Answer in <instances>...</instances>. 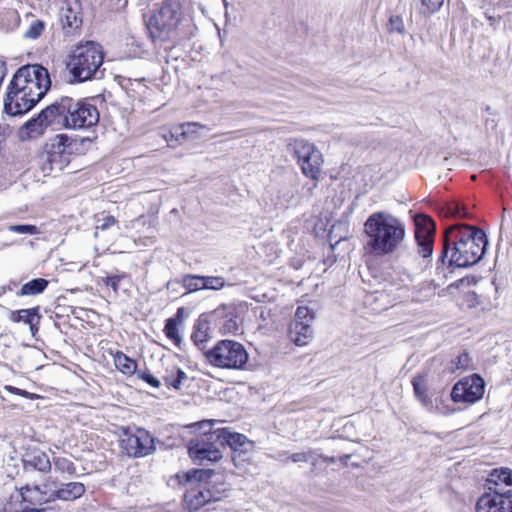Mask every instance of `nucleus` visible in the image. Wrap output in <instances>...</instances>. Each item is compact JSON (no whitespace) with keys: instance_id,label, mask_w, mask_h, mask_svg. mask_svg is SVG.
Wrapping results in <instances>:
<instances>
[{"instance_id":"1","label":"nucleus","mask_w":512,"mask_h":512,"mask_svg":"<svg viewBox=\"0 0 512 512\" xmlns=\"http://www.w3.org/2000/svg\"><path fill=\"white\" fill-rule=\"evenodd\" d=\"M443 248L437 261L436 272L447 278L450 267L468 268L483 257L488 240L483 230L468 224L457 223L446 227Z\"/></svg>"},{"instance_id":"2","label":"nucleus","mask_w":512,"mask_h":512,"mask_svg":"<svg viewBox=\"0 0 512 512\" xmlns=\"http://www.w3.org/2000/svg\"><path fill=\"white\" fill-rule=\"evenodd\" d=\"M216 421L208 420L200 423L201 428L209 427L208 432L191 439L188 443V454L192 461L199 465L217 462L222 459L220 446H228L233 451L236 466L244 467L254 458V442L245 435L234 432L228 427L211 430Z\"/></svg>"},{"instance_id":"3","label":"nucleus","mask_w":512,"mask_h":512,"mask_svg":"<svg viewBox=\"0 0 512 512\" xmlns=\"http://www.w3.org/2000/svg\"><path fill=\"white\" fill-rule=\"evenodd\" d=\"M48 70L39 64L22 66L10 81L4 98V112L10 116L31 110L48 92Z\"/></svg>"},{"instance_id":"4","label":"nucleus","mask_w":512,"mask_h":512,"mask_svg":"<svg viewBox=\"0 0 512 512\" xmlns=\"http://www.w3.org/2000/svg\"><path fill=\"white\" fill-rule=\"evenodd\" d=\"M189 0H165L147 22L153 41H174L194 36L197 27Z\"/></svg>"},{"instance_id":"5","label":"nucleus","mask_w":512,"mask_h":512,"mask_svg":"<svg viewBox=\"0 0 512 512\" xmlns=\"http://www.w3.org/2000/svg\"><path fill=\"white\" fill-rule=\"evenodd\" d=\"M368 238L366 246L375 255L393 253L405 238V225L397 217L386 212L371 214L364 223Z\"/></svg>"},{"instance_id":"6","label":"nucleus","mask_w":512,"mask_h":512,"mask_svg":"<svg viewBox=\"0 0 512 512\" xmlns=\"http://www.w3.org/2000/svg\"><path fill=\"white\" fill-rule=\"evenodd\" d=\"M96 97L75 100L62 97L56 101V117L58 125L67 129H88L98 124L100 114L95 104Z\"/></svg>"},{"instance_id":"7","label":"nucleus","mask_w":512,"mask_h":512,"mask_svg":"<svg viewBox=\"0 0 512 512\" xmlns=\"http://www.w3.org/2000/svg\"><path fill=\"white\" fill-rule=\"evenodd\" d=\"M102 46L94 41L80 42L71 51L67 68L72 82H85L95 78L103 64Z\"/></svg>"},{"instance_id":"8","label":"nucleus","mask_w":512,"mask_h":512,"mask_svg":"<svg viewBox=\"0 0 512 512\" xmlns=\"http://www.w3.org/2000/svg\"><path fill=\"white\" fill-rule=\"evenodd\" d=\"M205 357L210 364L223 369H243L249 358L244 346L234 340L219 341L205 352Z\"/></svg>"},{"instance_id":"9","label":"nucleus","mask_w":512,"mask_h":512,"mask_svg":"<svg viewBox=\"0 0 512 512\" xmlns=\"http://www.w3.org/2000/svg\"><path fill=\"white\" fill-rule=\"evenodd\" d=\"M288 152L296 159L302 173L318 181L324 163L321 151L313 144L304 139H294L288 143Z\"/></svg>"},{"instance_id":"10","label":"nucleus","mask_w":512,"mask_h":512,"mask_svg":"<svg viewBox=\"0 0 512 512\" xmlns=\"http://www.w3.org/2000/svg\"><path fill=\"white\" fill-rule=\"evenodd\" d=\"M121 447L130 457L140 458L152 454L155 451V443L152 435L143 428H137L135 432H124L121 439Z\"/></svg>"},{"instance_id":"11","label":"nucleus","mask_w":512,"mask_h":512,"mask_svg":"<svg viewBox=\"0 0 512 512\" xmlns=\"http://www.w3.org/2000/svg\"><path fill=\"white\" fill-rule=\"evenodd\" d=\"M485 382L477 374L458 381L452 388L451 398L454 402L475 403L484 394Z\"/></svg>"},{"instance_id":"12","label":"nucleus","mask_w":512,"mask_h":512,"mask_svg":"<svg viewBox=\"0 0 512 512\" xmlns=\"http://www.w3.org/2000/svg\"><path fill=\"white\" fill-rule=\"evenodd\" d=\"M59 18L65 37L80 35L83 25V13L79 0H67L60 10Z\"/></svg>"},{"instance_id":"13","label":"nucleus","mask_w":512,"mask_h":512,"mask_svg":"<svg viewBox=\"0 0 512 512\" xmlns=\"http://www.w3.org/2000/svg\"><path fill=\"white\" fill-rule=\"evenodd\" d=\"M72 145L73 141L67 135L56 136L46 150V162L50 165V171H60L69 164Z\"/></svg>"},{"instance_id":"14","label":"nucleus","mask_w":512,"mask_h":512,"mask_svg":"<svg viewBox=\"0 0 512 512\" xmlns=\"http://www.w3.org/2000/svg\"><path fill=\"white\" fill-rule=\"evenodd\" d=\"M415 239L419 246V253L424 257H430L433 252V241L436 231L434 221L427 215H418L415 218Z\"/></svg>"},{"instance_id":"15","label":"nucleus","mask_w":512,"mask_h":512,"mask_svg":"<svg viewBox=\"0 0 512 512\" xmlns=\"http://www.w3.org/2000/svg\"><path fill=\"white\" fill-rule=\"evenodd\" d=\"M51 125H58L54 104L47 106L37 117L27 121L21 129V133H25L28 138H35L43 134L44 130Z\"/></svg>"},{"instance_id":"16","label":"nucleus","mask_w":512,"mask_h":512,"mask_svg":"<svg viewBox=\"0 0 512 512\" xmlns=\"http://www.w3.org/2000/svg\"><path fill=\"white\" fill-rule=\"evenodd\" d=\"M476 512H512V494L485 493L476 503Z\"/></svg>"},{"instance_id":"17","label":"nucleus","mask_w":512,"mask_h":512,"mask_svg":"<svg viewBox=\"0 0 512 512\" xmlns=\"http://www.w3.org/2000/svg\"><path fill=\"white\" fill-rule=\"evenodd\" d=\"M22 466L26 474L34 471L48 473L51 470V460L46 452L40 449H33L23 455Z\"/></svg>"},{"instance_id":"18","label":"nucleus","mask_w":512,"mask_h":512,"mask_svg":"<svg viewBox=\"0 0 512 512\" xmlns=\"http://www.w3.org/2000/svg\"><path fill=\"white\" fill-rule=\"evenodd\" d=\"M489 491L512 494V470L494 469L488 478Z\"/></svg>"},{"instance_id":"19","label":"nucleus","mask_w":512,"mask_h":512,"mask_svg":"<svg viewBox=\"0 0 512 512\" xmlns=\"http://www.w3.org/2000/svg\"><path fill=\"white\" fill-rule=\"evenodd\" d=\"M46 485H30L26 484L21 486L18 491L22 502L30 505H41L47 502H51L50 494L45 491Z\"/></svg>"},{"instance_id":"20","label":"nucleus","mask_w":512,"mask_h":512,"mask_svg":"<svg viewBox=\"0 0 512 512\" xmlns=\"http://www.w3.org/2000/svg\"><path fill=\"white\" fill-rule=\"evenodd\" d=\"M85 493V486L80 482H68L50 493L52 501L59 499L63 501H73L80 498Z\"/></svg>"},{"instance_id":"21","label":"nucleus","mask_w":512,"mask_h":512,"mask_svg":"<svg viewBox=\"0 0 512 512\" xmlns=\"http://www.w3.org/2000/svg\"><path fill=\"white\" fill-rule=\"evenodd\" d=\"M289 336L290 339L297 345V346H304L307 345L310 340L313 338V328L311 326V323H303V322H297V323H291L290 329H289Z\"/></svg>"},{"instance_id":"22","label":"nucleus","mask_w":512,"mask_h":512,"mask_svg":"<svg viewBox=\"0 0 512 512\" xmlns=\"http://www.w3.org/2000/svg\"><path fill=\"white\" fill-rule=\"evenodd\" d=\"M211 493L207 490V486H199L196 490H191L185 495V502L190 509L197 510L200 507L211 503Z\"/></svg>"},{"instance_id":"23","label":"nucleus","mask_w":512,"mask_h":512,"mask_svg":"<svg viewBox=\"0 0 512 512\" xmlns=\"http://www.w3.org/2000/svg\"><path fill=\"white\" fill-rule=\"evenodd\" d=\"M209 330V322L205 317L200 316L194 324L191 339L201 350L205 349V343L209 337Z\"/></svg>"},{"instance_id":"24","label":"nucleus","mask_w":512,"mask_h":512,"mask_svg":"<svg viewBox=\"0 0 512 512\" xmlns=\"http://www.w3.org/2000/svg\"><path fill=\"white\" fill-rule=\"evenodd\" d=\"M413 390L415 397L422 403V405L427 409H432L433 404L432 400L427 393V386L425 377L422 375H418L412 380Z\"/></svg>"},{"instance_id":"25","label":"nucleus","mask_w":512,"mask_h":512,"mask_svg":"<svg viewBox=\"0 0 512 512\" xmlns=\"http://www.w3.org/2000/svg\"><path fill=\"white\" fill-rule=\"evenodd\" d=\"M184 309L179 308L176 317L168 318L165 323L164 333L174 344L179 345L182 341L178 330V322H181Z\"/></svg>"},{"instance_id":"26","label":"nucleus","mask_w":512,"mask_h":512,"mask_svg":"<svg viewBox=\"0 0 512 512\" xmlns=\"http://www.w3.org/2000/svg\"><path fill=\"white\" fill-rule=\"evenodd\" d=\"M187 374L177 366L166 369L163 380L168 387L180 390L183 381L187 380Z\"/></svg>"},{"instance_id":"27","label":"nucleus","mask_w":512,"mask_h":512,"mask_svg":"<svg viewBox=\"0 0 512 512\" xmlns=\"http://www.w3.org/2000/svg\"><path fill=\"white\" fill-rule=\"evenodd\" d=\"M12 322H23L25 324H32L33 321L40 320L41 315L39 314V307L20 309L12 311L9 316Z\"/></svg>"},{"instance_id":"28","label":"nucleus","mask_w":512,"mask_h":512,"mask_svg":"<svg viewBox=\"0 0 512 512\" xmlns=\"http://www.w3.org/2000/svg\"><path fill=\"white\" fill-rule=\"evenodd\" d=\"M49 281L44 278H35L22 285L18 295L32 296L42 293L48 287Z\"/></svg>"},{"instance_id":"29","label":"nucleus","mask_w":512,"mask_h":512,"mask_svg":"<svg viewBox=\"0 0 512 512\" xmlns=\"http://www.w3.org/2000/svg\"><path fill=\"white\" fill-rule=\"evenodd\" d=\"M440 214L444 217L452 218H469L471 217L465 205L458 201H452L447 203L440 209Z\"/></svg>"},{"instance_id":"30","label":"nucleus","mask_w":512,"mask_h":512,"mask_svg":"<svg viewBox=\"0 0 512 512\" xmlns=\"http://www.w3.org/2000/svg\"><path fill=\"white\" fill-rule=\"evenodd\" d=\"M114 364L116 368L125 375H133L136 372V362L123 352L118 351L114 355Z\"/></svg>"},{"instance_id":"31","label":"nucleus","mask_w":512,"mask_h":512,"mask_svg":"<svg viewBox=\"0 0 512 512\" xmlns=\"http://www.w3.org/2000/svg\"><path fill=\"white\" fill-rule=\"evenodd\" d=\"M214 475V470L211 469H192L185 473L187 482H198L200 486L211 484L209 479Z\"/></svg>"},{"instance_id":"32","label":"nucleus","mask_w":512,"mask_h":512,"mask_svg":"<svg viewBox=\"0 0 512 512\" xmlns=\"http://www.w3.org/2000/svg\"><path fill=\"white\" fill-rule=\"evenodd\" d=\"M188 293L199 291L203 289L202 276L200 275H185L180 280H177Z\"/></svg>"},{"instance_id":"33","label":"nucleus","mask_w":512,"mask_h":512,"mask_svg":"<svg viewBox=\"0 0 512 512\" xmlns=\"http://www.w3.org/2000/svg\"><path fill=\"white\" fill-rule=\"evenodd\" d=\"M387 298L386 293L376 291L368 297L367 302H369L370 305L375 304V307H373L375 311H382L388 309L391 305V301Z\"/></svg>"},{"instance_id":"34","label":"nucleus","mask_w":512,"mask_h":512,"mask_svg":"<svg viewBox=\"0 0 512 512\" xmlns=\"http://www.w3.org/2000/svg\"><path fill=\"white\" fill-rule=\"evenodd\" d=\"M45 22L40 19H34L24 32V37L28 39H37L45 29Z\"/></svg>"},{"instance_id":"35","label":"nucleus","mask_w":512,"mask_h":512,"mask_svg":"<svg viewBox=\"0 0 512 512\" xmlns=\"http://www.w3.org/2000/svg\"><path fill=\"white\" fill-rule=\"evenodd\" d=\"M471 358L468 353L463 352L459 356H457L456 359H453L450 362V371L456 372V371H463L470 367Z\"/></svg>"},{"instance_id":"36","label":"nucleus","mask_w":512,"mask_h":512,"mask_svg":"<svg viewBox=\"0 0 512 512\" xmlns=\"http://www.w3.org/2000/svg\"><path fill=\"white\" fill-rule=\"evenodd\" d=\"M54 468L56 471L62 473H68L70 475L75 474L76 468L72 461L65 457H57L53 461Z\"/></svg>"},{"instance_id":"37","label":"nucleus","mask_w":512,"mask_h":512,"mask_svg":"<svg viewBox=\"0 0 512 512\" xmlns=\"http://www.w3.org/2000/svg\"><path fill=\"white\" fill-rule=\"evenodd\" d=\"M203 289L220 290L225 286V280L218 276H202Z\"/></svg>"},{"instance_id":"38","label":"nucleus","mask_w":512,"mask_h":512,"mask_svg":"<svg viewBox=\"0 0 512 512\" xmlns=\"http://www.w3.org/2000/svg\"><path fill=\"white\" fill-rule=\"evenodd\" d=\"M314 320V313L305 306H299L295 312V317L292 323L303 322L312 323Z\"/></svg>"},{"instance_id":"39","label":"nucleus","mask_w":512,"mask_h":512,"mask_svg":"<svg viewBox=\"0 0 512 512\" xmlns=\"http://www.w3.org/2000/svg\"><path fill=\"white\" fill-rule=\"evenodd\" d=\"M7 230L10 232L18 233V234H29L35 235L39 233L38 227L31 224H16L10 225L7 227Z\"/></svg>"},{"instance_id":"40","label":"nucleus","mask_w":512,"mask_h":512,"mask_svg":"<svg viewBox=\"0 0 512 512\" xmlns=\"http://www.w3.org/2000/svg\"><path fill=\"white\" fill-rule=\"evenodd\" d=\"M207 486V490L211 493V501L212 502H216V501H219L221 500L223 497H226L227 494V489L225 487V484L221 483V484H206Z\"/></svg>"},{"instance_id":"41","label":"nucleus","mask_w":512,"mask_h":512,"mask_svg":"<svg viewBox=\"0 0 512 512\" xmlns=\"http://www.w3.org/2000/svg\"><path fill=\"white\" fill-rule=\"evenodd\" d=\"M137 376L139 379L143 380L154 388H159L161 386L160 380L152 375L149 371H139L137 372Z\"/></svg>"},{"instance_id":"42","label":"nucleus","mask_w":512,"mask_h":512,"mask_svg":"<svg viewBox=\"0 0 512 512\" xmlns=\"http://www.w3.org/2000/svg\"><path fill=\"white\" fill-rule=\"evenodd\" d=\"M221 330L226 334H236L239 331V326L235 318L225 319L222 323Z\"/></svg>"},{"instance_id":"43","label":"nucleus","mask_w":512,"mask_h":512,"mask_svg":"<svg viewBox=\"0 0 512 512\" xmlns=\"http://www.w3.org/2000/svg\"><path fill=\"white\" fill-rule=\"evenodd\" d=\"M123 277L124 275L107 276L103 279V282L105 285L110 286L115 293H117L119 289V282Z\"/></svg>"},{"instance_id":"44","label":"nucleus","mask_w":512,"mask_h":512,"mask_svg":"<svg viewBox=\"0 0 512 512\" xmlns=\"http://www.w3.org/2000/svg\"><path fill=\"white\" fill-rule=\"evenodd\" d=\"M444 0H422V5L426 6L429 13L436 12L442 6Z\"/></svg>"},{"instance_id":"45","label":"nucleus","mask_w":512,"mask_h":512,"mask_svg":"<svg viewBox=\"0 0 512 512\" xmlns=\"http://www.w3.org/2000/svg\"><path fill=\"white\" fill-rule=\"evenodd\" d=\"M312 454V451L294 453L289 457V459L292 462H307L312 458Z\"/></svg>"},{"instance_id":"46","label":"nucleus","mask_w":512,"mask_h":512,"mask_svg":"<svg viewBox=\"0 0 512 512\" xmlns=\"http://www.w3.org/2000/svg\"><path fill=\"white\" fill-rule=\"evenodd\" d=\"M390 26H391V30H393V31H397L399 33H403V31H404L403 21L398 16L392 17L390 19Z\"/></svg>"},{"instance_id":"47","label":"nucleus","mask_w":512,"mask_h":512,"mask_svg":"<svg viewBox=\"0 0 512 512\" xmlns=\"http://www.w3.org/2000/svg\"><path fill=\"white\" fill-rule=\"evenodd\" d=\"M116 223V220L113 216H105L102 219V222L96 226V229L106 230L109 227L113 226Z\"/></svg>"},{"instance_id":"48","label":"nucleus","mask_w":512,"mask_h":512,"mask_svg":"<svg viewBox=\"0 0 512 512\" xmlns=\"http://www.w3.org/2000/svg\"><path fill=\"white\" fill-rule=\"evenodd\" d=\"M4 389L12 394H16V395H20L22 397H25V398H31L30 397V393L25 391V390H22V389H19L17 387H14V386H11V385H6L4 387Z\"/></svg>"},{"instance_id":"49","label":"nucleus","mask_w":512,"mask_h":512,"mask_svg":"<svg viewBox=\"0 0 512 512\" xmlns=\"http://www.w3.org/2000/svg\"><path fill=\"white\" fill-rule=\"evenodd\" d=\"M196 125H197L196 123L184 124L180 128L176 129L175 133L177 134V136L185 137V135L190 131V128L194 127Z\"/></svg>"},{"instance_id":"50","label":"nucleus","mask_w":512,"mask_h":512,"mask_svg":"<svg viewBox=\"0 0 512 512\" xmlns=\"http://www.w3.org/2000/svg\"><path fill=\"white\" fill-rule=\"evenodd\" d=\"M40 320L33 321L32 324H29L31 335L34 337L39 330Z\"/></svg>"},{"instance_id":"51","label":"nucleus","mask_w":512,"mask_h":512,"mask_svg":"<svg viewBox=\"0 0 512 512\" xmlns=\"http://www.w3.org/2000/svg\"><path fill=\"white\" fill-rule=\"evenodd\" d=\"M465 298L467 299L468 306H473L474 302L476 301V294L474 292H468L465 295Z\"/></svg>"},{"instance_id":"52","label":"nucleus","mask_w":512,"mask_h":512,"mask_svg":"<svg viewBox=\"0 0 512 512\" xmlns=\"http://www.w3.org/2000/svg\"><path fill=\"white\" fill-rule=\"evenodd\" d=\"M5 128L0 125V142L4 139Z\"/></svg>"},{"instance_id":"53","label":"nucleus","mask_w":512,"mask_h":512,"mask_svg":"<svg viewBox=\"0 0 512 512\" xmlns=\"http://www.w3.org/2000/svg\"><path fill=\"white\" fill-rule=\"evenodd\" d=\"M84 141H90V139L89 138H82V142H84Z\"/></svg>"},{"instance_id":"54","label":"nucleus","mask_w":512,"mask_h":512,"mask_svg":"<svg viewBox=\"0 0 512 512\" xmlns=\"http://www.w3.org/2000/svg\"><path fill=\"white\" fill-rule=\"evenodd\" d=\"M174 135H175V134H174V132H171V133H170L171 138H173V137H174Z\"/></svg>"},{"instance_id":"55","label":"nucleus","mask_w":512,"mask_h":512,"mask_svg":"<svg viewBox=\"0 0 512 512\" xmlns=\"http://www.w3.org/2000/svg\"><path fill=\"white\" fill-rule=\"evenodd\" d=\"M0 512H2V511H0Z\"/></svg>"},{"instance_id":"56","label":"nucleus","mask_w":512,"mask_h":512,"mask_svg":"<svg viewBox=\"0 0 512 512\" xmlns=\"http://www.w3.org/2000/svg\"><path fill=\"white\" fill-rule=\"evenodd\" d=\"M0 512H2V511H0Z\"/></svg>"}]
</instances>
